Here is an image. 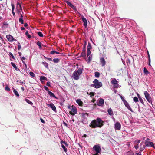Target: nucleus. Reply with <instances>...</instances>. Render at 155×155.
<instances>
[{
  "mask_svg": "<svg viewBox=\"0 0 155 155\" xmlns=\"http://www.w3.org/2000/svg\"><path fill=\"white\" fill-rule=\"evenodd\" d=\"M104 121L100 118H97L96 120H93L90 124V127L92 128L101 127L104 125Z\"/></svg>",
  "mask_w": 155,
  "mask_h": 155,
  "instance_id": "nucleus-1",
  "label": "nucleus"
},
{
  "mask_svg": "<svg viewBox=\"0 0 155 155\" xmlns=\"http://www.w3.org/2000/svg\"><path fill=\"white\" fill-rule=\"evenodd\" d=\"M93 84H92V86L96 88H98L102 86V83L99 82L97 79H95L93 81Z\"/></svg>",
  "mask_w": 155,
  "mask_h": 155,
  "instance_id": "nucleus-2",
  "label": "nucleus"
},
{
  "mask_svg": "<svg viewBox=\"0 0 155 155\" xmlns=\"http://www.w3.org/2000/svg\"><path fill=\"white\" fill-rule=\"evenodd\" d=\"M82 70V69L80 68L78 69L77 71H75L72 74L73 78H78L79 75L81 74Z\"/></svg>",
  "mask_w": 155,
  "mask_h": 155,
  "instance_id": "nucleus-3",
  "label": "nucleus"
},
{
  "mask_svg": "<svg viewBox=\"0 0 155 155\" xmlns=\"http://www.w3.org/2000/svg\"><path fill=\"white\" fill-rule=\"evenodd\" d=\"M93 149L96 153L95 155H98V153H100L101 148L100 146L99 145H94L93 147Z\"/></svg>",
  "mask_w": 155,
  "mask_h": 155,
  "instance_id": "nucleus-4",
  "label": "nucleus"
},
{
  "mask_svg": "<svg viewBox=\"0 0 155 155\" xmlns=\"http://www.w3.org/2000/svg\"><path fill=\"white\" fill-rule=\"evenodd\" d=\"M144 94L145 97L148 102L150 103H152V101L151 98L150 97L149 94L147 92V91H144Z\"/></svg>",
  "mask_w": 155,
  "mask_h": 155,
  "instance_id": "nucleus-5",
  "label": "nucleus"
},
{
  "mask_svg": "<svg viewBox=\"0 0 155 155\" xmlns=\"http://www.w3.org/2000/svg\"><path fill=\"white\" fill-rule=\"evenodd\" d=\"M77 113V110L76 108L74 106H72L71 111H70L69 113L72 115H74L75 114Z\"/></svg>",
  "mask_w": 155,
  "mask_h": 155,
  "instance_id": "nucleus-6",
  "label": "nucleus"
},
{
  "mask_svg": "<svg viewBox=\"0 0 155 155\" xmlns=\"http://www.w3.org/2000/svg\"><path fill=\"white\" fill-rule=\"evenodd\" d=\"M7 39L10 42L16 41V40L13 37L10 35H7L6 36Z\"/></svg>",
  "mask_w": 155,
  "mask_h": 155,
  "instance_id": "nucleus-7",
  "label": "nucleus"
},
{
  "mask_svg": "<svg viewBox=\"0 0 155 155\" xmlns=\"http://www.w3.org/2000/svg\"><path fill=\"white\" fill-rule=\"evenodd\" d=\"M111 83L114 87L117 88L118 87L119 85L117 84V81L115 79H114L111 81Z\"/></svg>",
  "mask_w": 155,
  "mask_h": 155,
  "instance_id": "nucleus-8",
  "label": "nucleus"
},
{
  "mask_svg": "<svg viewBox=\"0 0 155 155\" xmlns=\"http://www.w3.org/2000/svg\"><path fill=\"white\" fill-rule=\"evenodd\" d=\"M145 144L146 145L147 147H151L155 148V146L153 143L152 142L150 141H146Z\"/></svg>",
  "mask_w": 155,
  "mask_h": 155,
  "instance_id": "nucleus-9",
  "label": "nucleus"
},
{
  "mask_svg": "<svg viewBox=\"0 0 155 155\" xmlns=\"http://www.w3.org/2000/svg\"><path fill=\"white\" fill-rule=\"evenodd\" d=\"M47 105L48 107L51 108L53 111H56V107L52 103H51L50 104H47Z\"/></svg>",
  "mask_w": 155,
  "mask_h": 155,
  "instance_id": "nucleus-10",
  "label": "nucleus"
},
{
  "mask_svg": "<svg viewBox=\"0 0 155 155\" xmlns=\"http://www.w3.org/2000/svg\"><path fill=\"white\" fill-rule=\"evenodd\" d=\"M121 128V125L120 123L117 122L115 124V128L117 130H119Z\"/></svg>",
  "mask_w": 155,
  "mask_h": 155,
  "instance_id": "nucleus-11",
  "label": "nucleus"
},
{
  "mask_svg": "<svg viewBox=\"0 0 155 155\" xmlns=\"http://www.w3.org/2000/svg\"><path fill=\"white\" fill-rule=\"evenodd\" d=\"M124 103L125 106L131 112L133 111L132 110L130 107V106L128 103L127 102V101H126L124 102Z\"/></svg>",
  "mask_w": 155,
  "mask_h": 155,
  "instance_id": "nucleus-12",
  "label": "nucleus"
},
{
  "mask_svg": "<svg viewBox=\"0 0 155 155\" xmlns=\"http://www.w3.org/2000/svg\"><path fill=\"white\" fill-rule=\"evenodd\" d=\"M100 62L102 67L104 66L106 64V61L104 58L102 57L100 58Z\"/></svg>",
  "mask_w": 155,
  "mask_h": 155,
  "instance_id": "nucleus-13",
  "label": "nucleus"
},
{
  "mask_svg": "<svg viewBox=\"0 0 155 155\" xmlns=\"http://www.w3.org/2000/svg\"><path fill=\"white\" fill-rule=\"evenodd\" d=\"M81 19L82 21H83L84 23V25L85 27H86L87 26V19L83 16H82V17L81 18Z\"/></svg>",
  "mask_w": 155,
  "mask_h": 155,
  "instance_id": "nucleus-14",
  "label": "nucleus"
},
{
  "mask_svg": "<svg viewBox=\"0 0 155 155\" xmlns=\"http://www.w3.org/2000/svg\"><path fill=\"white\" fill-rule=\"evenodd\" d=\"M76 102L78 104V105L80 106H82L83 105V103L81 99H77L76 100Z\"/></svg>",
  "mask_w": 155,
  "mask_h": 155,
  "instance_id": "nucleus-15",
  "label": "nucleus"
},
{
  "mask_svg": "<svg viewBox=\"0 0 155 155\" xmlns=\"http://www.w3.org/2000/svg\"><path fill=\"white\" fill-rule=\"evenodd\" d=\"M19 21L21 24H23L24 23L23 16L21 13H20V17L19 18Z\"/></svg>",
  "mask_w": 155,
  "mask_h": 155,
  "instance_id": "nucleus-16",
  "label": "nucleus"
},
{
  "mask_svg": "<svg viewBox=\"0 0 155 155\" xmlns=\"http://www.w3.org/2000/svg\"><path fill=\"white\" fill-rule=\"evenodd\" d=\"M104 100L102 99V98H101L100 99L99 102L98 104V105L99 106H102L104 104Z\"/></svg>",
  "mask_w": 155,
  "mask_h": 155,
  "instance_id": "nucleus-17",
  "label": "nucleus"
},
{
  "mask_svg": "<svg viewBox=\"0 0 155 155\" xmlns=\"http://www.w3.org/2000/svg\"><path fill=\"white\" fill-rule=\"evenodd\" d=\"M48 94L50 95V96L51 97H53L55 98L56 99H58V98H57L55 95L54 94L52 93V92H51L50 91H48Z\"/></svg>",
  "mask_w": 155,
  "mask_h": 155,
  "instance_id": "nucleus-18",
  "label": "nucleus"
},
{
  "mask_svg": "<svg viewBox=\"0 0 155 155\" xmlns=\"http://www.w3.org/2000/svg\"><path fill=\"white\" fill-rule=\"evenodd\" d=\"M11 6L12 7V13L14 16H15V13L14 12V10L15 9V6H14V5L13 4H12V3H11Z\"/></svg>",
  "mask_w": 155,
  "mask_h": 155,
  "instance_id": "nucleus-19",
  "label": "nucleus"
},
{
  "mask_svg": "<svg viewBox=\"0 0 155 155\" xmlns=\"http://www.w3.org/2000/svg\"><path fill=\"white\" fill-rule=\"evenodd\" d=\"M12 89L13 90V92L15 95L17 97H19V94L16 90L13 87L12 88Z\"/></svg>",
  "mask_w": 155,
  "mask_h": 155,
  "instance_id": "nucleus-20",
  "label": "nucleus"
},
{
  "mask_svg": "<svg viewBox=\"0 0 155 155\" xmlns=\"http://www.w3.org/2000/svg\"><path fill=\"white\" fill-rule=\"evenodd\" d=\"M107 112L110 115H113V113L111 108L108 109Z\"/></svg>",
  "mask_w": 155,
  "mask_h": 155,
  "instance_id": "nucleus-21",
  "label": "nucleus"
},
{
  "mask_svg": "<svg viewBox=\"0 0 155 155\" xmlns=\"http://www.w3.org/2000/svg\"><path fill=\"white\" fill-rule=\"evenodd\" d=\"M16 9H22L21 4L19 2H17V6H16Z\"/></svg>",
  "mask_w": 155,
  "mask_h": 155,
  "instance_id": "nucleus-22",
  "label": "nucleus"
},
{
  "mask_svg": "<svg viewBox=\"0 0 155 155\" xmlns=\"http://www.w3.org/2000/svg\"><path fill=\"white\" fill-rule=\"evenodd\" d=\"M87 50H90L91 49L92 47H91V45L90 43H88V44L87 47Z\"/></svg>",
  "mask_w": 155,
  "mask_h": 155,
  "instance_id": "nucleus-23",
  "label": "nucleus"
},
{
  "mask_svg": "<svg viewBox=\"0 0 155 155\" xmlns=\"http://www.w3.org/2000/svg\"><path fill=\"white\" fill-rule=\"evenodd\" d=\"M25 101L28 104L30 105H32L33 104V103L32 102L30 101L29 100L27 99H25Z\"/></svg>",
  "mask_w": 155,
  "mask_h": 155,
  "instance_id": "nucleus-24",
  "label": "nucleus"
},
{
  "mask_svg": "<svg viewBox=\"0 0 155 155\" xmlns=\"http://www.w3.org/2000/svg\"><path fill=\"white\" fill-rule=\"evenodd\" d=\"M11 65L14 67V68L16 70H18V68L17 67V66H16V65H15V64L13 63V62H11Z\"/></svg>",
  "mask_w": 155,
  "mask_h": 155,
  "instance_id": "nucleus-25",
  "label": "nucleus"
},
{
  "mask_svg": "<svg viewBox=\"0 0 155 155\" xmlns=\"http://www.w3.org/2000/svg\"><path fill=\"white\" fill-rule=\"evenodd\" d=\"M137 96H138V97L139 98V100L140 102L142 104H143V100L142 99V98L140 97V95L139 94H137Z\"/></svg>",
  "mask_w": 155,
  "mask_h": 155,
  "instance_id": "nucleus-26",
  "label": "nucleus"
},
{
  "mask_svg": "<svg viewBox=\"0 0 155 155\" xmlns=\"http://www.w3.org/2000/svg\"><path fill=\"white\" fill-rule=\"evenodd\" d=\"M92 59V57L91 56H90L88 58V59L87 60V63H89L90 61Z\"/></svg>",
  "mask_w": 155,
  "mask_h": 155,
  "instance_id": "nucleus-27",
  "label": "nucleus"
},
{
  "mask_svg": "<svg viewBox=\"0 0 155 155\" xmlns=\"http://www.w3.org/2000/svg\"><path fill=\"white\" fill-rule=\"evenodd\" d=\"M60 60L58 58H54L53 59V61L55 63L58 62Z\"/></svg>",
  "mask_w": 155,
  "mask_h": 155,
  "instance_id": "nucleus-28",
  "label": "nucleus"
},
{
  "mask_svg": "<svg viewBox=\"0 0 155 155\" xmlns=\"http://www.w3.org/2000/svg\"><path fill=\"white\" fill-rule=\"evenodd\" d=\"M65 2L70 7H71L73 5L71 2L69 1H66Z\"/></svg>",
  "mask_w": 155,
  "mask_h": 155,
  "instance_id": "nucleus-29",
  "label": "nucleus"
},
{
  "mask_svg": "<svg viewBox=\"0 0 155 155\" xmlns=\"http://www.w3.org/2000/svg\"><path fill=\"white\" fill-rule=\"evenodd\" d=\"M100 76V73L98 72H95V76L96 78H98Z\"/></svg>",
  "mask_w": 155,
  "mask_h": 155,
  "instance_id": "nucleus-30",
  "label": "nucleus"
},
{
  "mask_svg": "<svg viewBox=\"0 0 155 155\" xmlns=\"http://www.w3.org/2000/svg\"><path fill=\"white\" fill-rule=\"evenodd\" d=\"M54 53H56L58 54H60V53L56 51H52L51 52V54H53Z\"/></svg>",
  "mask_w": 155,
  "mask_h": 155,
  "instance_id": "nucleus-31",
  "label": "nucleus"
},
{
  "mask_svg": "<svg viewBox=\"0 0 155 155\" xmlns=\"http://www.w3.org/2000/svg\"><path fill=\"white\" fill-rule=\"evenodd\" d=\"M25 35L27 36L28 38H30L31 37V36L29 35L28 31H27L25 33Z\"/></svg>",
  "mask_w": 155,
  "mask_h": 155,
  "instance_id": "nucleus-32",
  "label": "nucleus"
},
{
  "mask_svg": "<svg viewBox=\"0 0 155 155\" xmlns=\"http://www.w3.org/2000/svg\"><path fill=\"white\" fill-rule=\"evenodd\" d=\"M21 12H22L23 13V12L22 11V9H17V12L20 15V13H21Z\"/></svg>",
  "mask_w": 155,
  "mask_h": 155,
  "instance_id": "nucleus-33",
  "label": "nucleus"
},
{
  "mask_svg": "<svg viewBox=\"0 0 155 155\" xmlns=\"http://www.w3.org/2000/svg\"><path fill=\"white\" fill-rule=\"evenodd\" d=\"M61 147L62 148H63L64 151L66 152L67 151V149L65 147V146L64 145H62Z\"/></svg>",
  "mask_w": 155,
  "mask_h": 155,
  "instance_id": "nucleus-34",
  "label": "nucleus"
},
{
  "mask_svg": "<svg viewBox=\"0 0 155 155\" xmlns=\"http://www.w3.org/2000/svg\"><path fill=\"white\" fill-rule=\"evenodd\" d=\"M37 34L38 36L40 37H43V35L42 33L41 32H38L37 33Z\"/></svg>",
  "mask_w": 155,
  "mask_h": 155,
  "instance_id": "nucleus-35",
  "label": "nucleus"
},
{
  "mask_svg": "<svg viewBox=\"0 0 155 155\" xmlns=\"http://www.w3.org/2000/svg\"><path fill=\"white\" fill-rule=\"evenodd\" d=\"M40 80L42 83H43L45 80H47V78H40Z\"/></svg>",
  "mask_w": 155,
  "mask_h": 155,
  "instance_id": "nucleus-36",
  "label": "nucleus"
},
{
  "mask_svg": "<svg viewBox=\"0 0 155 155\" xmlns=\"http://www.w3.org/2000/svg\"><path fill=\"white\" fill-rule=\"evenodd\" d=\"M133 100H134V101L135 102H137L138 101V98L136 97H134Z\"/></svg>",
  "mask_w": 155,
  "mask_h": 155,
  "instance_id": "nucleus-37",
  "label": "nucleus"
},
{
  "mask_svg": "<svg viewBox=\"0 0 155 155\" xmlns=\"http://www.w3.org/2000/svg\"><path fill=\"white\" fill-rule=\"evenodd\" d=\"M37 44L39 46V48H41V44L40 42L39 41H38L37 43Z\"/></svg>",
  "mask_w": 155,
  "mask_h": 155,
  "instance_id": "nucleus-38",
  "label": "nucleus"
},
{
  "mask_svg": "<svg viewBox=\"0 0 155 155\" xmlns=\"http://www.w3.org/2000/svg\"><path fill=\"white\" fill-rule=\"evenodd\" d=\"M43 65L45 66L46 68H48V64L45 62H42Z\"/></svg>",
  "mask_w": 155,
  "mask_h": 155,
  "instance_id": "nucleus-39",
  "label": "nucleus"
},
{
  "mask_svg": "<svg viewBox=\"0 0 155 155\" xmlns=\"http://www.w3.org/2000/svg\"><path fill=\"white\" fill-rule=\"evenodd\" d=\"M5 90L7 91H10V88L8 87V85H7L6 86V87H5Z\"/></svg>",
  "mask_w": 155,
  "mask_h": 155,
  "instance_id": "nucleus-40",
  "label": "nucleus"
},
{
  "mask_svg": "<svg viewBox=\"0 0 155 155\" xmlns=\"http://www.w3.org/2000/svg\"><path fill=\"white\" fill-rule=\"evenodd\" d=\"M29 74L31 76L34 77H35V74L32 72H30Z\"/></svg>",
  "mask_w": 155,
  "mask_h": 155,
  "instance_id": "nucleus-41",
  "label": "nucleus"
},
{
  "mask_svg": "<svg viewBox=\"0 0 155 155\" xmlns=\"http://www.w3.org/2000/svg\"><path fill=\"white\" fill-rule=\"evenodd\" d=\"M89 94L90 95V97H92L94 96V92H91Z\"/></svg>",
  "mask_w": 155,
  "mask_h": 155,
  "instance_id": "nucleus-42",
  "label": "nucleus"
},
{
  "mask_svg": "<svg viewBox=\"0 0 155 155\" xmlns=\"http://www.w3.org/2000/svg\"><path fill=\"white\" fill-rule=\"evenodd\" d=\"M61 144L64 143L66 145H68L67 142L65 141L61 140Z\"/></svg>",
  "mask_w": 155,
  "mask_h": 155,
  "instance_id": "nucleus-43",
  "label": "nucleus"
},
{
  "mask_svg": "<svg viewBox=\"0 0 155 155\" xmlns=\"http://www.w3.org/2000/svg\"><path fill=\"white\" fill-rule=\"evenodd\" d=\"M87 56H88L90 55V54L91 53V51L90 50H87Z\"/></svg>",
  "mask_w": 155,
  "mask_h": 155,
  "instance_id": "nucleus-44",
  "label": "nucleus"
},
{
  "mask_svg": "<svg viewBox=\"0 0 155 155\" xmlns=\"http://www.w3.org/2000/svg\"><path fill=\"white\" fill-rule=\"evenodd\" d=\"M144 72L146 74H147L148 73V71L147 70V69H146L145 67H144Z\"/></svg>",
  "mask_w": 155,
  "mask_h": 155,
  "instance_id": "nucleus-45",
  "label": "nucleus"
},
{
  "mask_svg": "<svg viewBox=\"0 0 155 155\" xmlns=\"http://www.w3.org/2000/svg\"><path fill=\"white\" fill-rule=\"evenodd\" d=\"M18 50H19L21 49V45L19 42L18 43Z\"/></svg>",
  "mask_w": 155,
  "mask_h": 155,
  "instance_id": "nucleus-46",
  "label": "nucleus"
},
{
  "mask_svg": "<svg viewBox=\"0 0 155 155\" xmlns=\"http://www.w3.org/2000/svg\"><path fill=\"white\" fill-rule=\"evenodd\" d=\"M148 61H149V66H151L150 64V56H149V59H148Z\"/></svg>",
  "mask_w": 155,
  "mask_h": 155,
  "instance_id": "nucleus-47",
  "label": "nucleus"
},
{
  "mask_svg": "<svg viewBox=\"0 0 155 155\" xmlns=\"http://www.w3.org/2000/svg\"><path fill=\"white\" fill-rule=\"evenodd\" d=\"M73 9L76 11L77 10L76 8L73 5L71 7Z\"/></svg>",
  "mask_w": 155,
  "mask_h": 155,
  "instance_id": "nucleus-48",
  "label": "nucleus"
},
{
  "mask_svg": "<svg viewBox=\"0 0 155 155\" xmlns=\"http://www.w3.org/2000/svg\"><path fill=\"white\" fill-rule=\"evenodd\" d=\"M21 59H22V62L25 65H26V64L25 63V62L23 61V60H25V58L24 57H22L21 58Z\"/></svg>",
  "mask_w": 155,
  "mask_h": 155,
  "instance_id": "nucleus-49",
  "label": "nucleus"
},
{
  "mask_svg": "<svg viewBox=\"0 0 155 155\" xmlns=\"http://www.w3.org/2000/svg\"><path fill=\"white\" fill-rule=\"evenodd\" d=\"M81 55L83 57H85L86 56V54L85 53V52H82L81 53Z\"/></svg>",
  "mask_w": 155,
  "mask_h": 155,
  "instance_id": "nucleus-50",
  "label": "nucleus"
},
{
  "mask_svg": "<svg viewBox=\"0 0 155 155\" xmlns=\"http://www.w3.org/2000/svg\"><path fill=\"white\" fill-rule=\"evenodd\" d=\"M120 97L122 101H123V102H124L125 101H126V100L124 99V98L122 96H120Z\"/></svg>",
  "mask_w": 155,
  "mask_h": 155,
  "instance_id": "nucleus-51",
  "label": "nucleus"
},
{
  "mask_svg": "<svg viewBox=\"0 0 155 155\" xmlns=\"http://www.w3.org/2000/svg\"><path fill=\"white\" fill-rule=\"evenodd\" d=\"M44 88L48 92V91H49L48 87H47L46 86H44Z\"/></svg>",
  "mask_w": 155,
  "mask_h": 155,
  "instance_id": "nucleus-52",
  "label": "nucleus"
},
{
  "mask_svg": "<svg viewBox=\"0 0 155 155\" xmlns=\"http://www.w3.org/2000/svg\"><path fill=\"white\" fill-rule=\"evenodd\" d=\"M9 55H10L14 59H15V58L13 55V54L11 53V52H9Z\"/></svg>",
  "mask_w": 155,
  "mask_h": 155,
  "instance_id": "nucleus-53",
  "label": "nucleus"
},
{
  "mask_svg": "<svg viewBox=\"0 0 155 155\" xmlns=\"http://www.w3.org/2000/svg\"><path fill=\"white\" fill-rule=\"evenodd\" d=\"M40 120L41 122L43 123H45L44 120L42 118H40Z\"/></svg>",
  "mask_w": 155,
  "mask_h": 155,
  "instance_id": "nucleus-54",
  "label": "nucleus"
},
{
  "mask_svg": "<svg viewBox=\"0 0 155 155\" xmlns=\"http://www.w3.org/2000/svg\"><path fill=\"white\" fill-rule=\"evenodd\" d=\"M46 85L48 86H51V85H50V82H48L47 83H46Z\"/></svg>",
  "mask_w": 155,
  "mask_h": 155,
  "instance_id": "nucleus-55",
  "label": "nucleus"
},
{
  "mask_svg": "<svg viewBox=\"0 0 155 155\" xmlns=\"http://www.w3.org/2000/svg\"><path fill=\"white\" fill-rule=\"evenodd\" d=\"M134 147L136 149H138V144L137 145H135L134 146Z\"/></svg>",
  "mask_w": 155,
  "mask_h": 155,
  "instance_id": "nucleus-56",
  "label": "nucleus"
},
{
  "mask_svg": "<svg viewBox=\"0 0 155 155\" xmlns=\"http://www.w3.org/2000/svg\"><path fill=\"white\" fill-rule=\"evenodd\" d=\"M63 124H64V125L66 126V127H68V124L66 123L64 121H63Z\"/></svg>",
  "mask_w": 155,
  "mask_h": 155,
  "instance_id": "nucleus-57",
  "label": "nucleus"
},
{
  "mask_svg": "<svg viewBox=\"0 0 155 155\" xmlns=\"http://www.w3.org/2000/svg\"><path fill=\"white\" fill-rule=\"evenodd\" d=\"M46 58L49 61H52V59L51 58Z\"/></svg>",
  "mask_w": 155,
  "mask_h": 155,
  "instance_id": "nucleus-58",
  "label": "nucleus"
},
{
  "mask_svg": "<svg viewBox=\"0 0 155 155\" xmlns=\"http://www.w3.org/2000/svg\"><path fill=\"white\" fill-rule=\"evenodd\" d=\"M140 142V140H137L135 141V142H137L138 143H139Z\"/></svg>",
  "mask_w": 155,
  "mask_h": 155,
  "instance_id": "nucleus-59",
  "label": "nucleus"
},
{
  "mask_svg": "<svg viewBox=\"0 0 155 155\" xmlns=\"http://www.w3.org/2000/svg\"><path fill=\"white\" fill-rule=\"evenodd\" d=\"M84 47L85 48V47H86V41H84Z\"/></svg>",
  "mask_w": 155,
  "mask_h": 155,
  "instance_id": "nucleus-60",
  "label": "nucleus"
},
{
  "mask_svg": "<svg viewBox=\"0 0 155 155\" xmlns=\"http://www.w3.org/2000/svg\"><path fill=\"white\" fill-rule=\"evenodd\" d=\"M28 25L27 23H25L24 25V26L25 27H27Z\"/></svg>",
  "mask_w": 155,
  "mask_h": 155,
  "instance_id": "nucleus-61",
  "label": "nucleus"
},
{
  "mask_svg": "<svg viewBox=\"0 0 155 155\" xmlns=\"http://www.w3.org/2000/svg\"><path fill=\"white\" fill-rule=\"evenodd\" d=\"M21 30H24L25 29V28H24L23 27H21Z\"/></svg>",
  "mask_w": 155,
  "mask_h": 155,
  "instance_id": "nucleus-62",
  "label": "nucleus"
},
{
  "mask_svg": "<svg viewBox=\"0 0 155 155\" xmlns=\"http://www.w3.org/2000/svg\"><path fill=\"white\" fill-rule=\"evenodd\" d=\"M87 135H86V134H84L83 135V137H87Z\"/></svg>",
  "mask_w": 155,
  "mask_h": 155,
  "instance_id": "nucleus-63",
  "label": "nucleus"
},
{
  "mask_svg": "<svg viewBox=\"0 0 155 155\" xmlns=\"http://www.w3.org/2000/svg\"><path fill=\"white\" fill-rule=\"evenodd\" d=\"M130 155H134V153H131Z\"/></svg>",
  "mask_w": 155,
  "mask_h": 155,
  "instance_id": "nucleus-64",
  "label": "nucleus"
}]
</instances>
